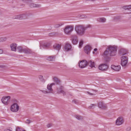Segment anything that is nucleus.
<instances>
[{"label":"nucleus","instance_id":"24","mask_svg":"<svg viewBox=\"0 0 131 131\" xmlns=\"http://www.w3.org/2000/svg\"><path fill=\"white\" fill-rule=\"evenodd\" d=\"M97 20L99 22L104 23L106 21V19L104 18H98Z\"/></svg>","mask_w":131,"mask_h":131},{"label":"nucleus","instance_id":"47","mask_svg":"<svg viewBox=\"0 0 131 131\" xmlns=\"http://www.w3.org/2000/svg\"><path fill=\"white\" fill-rule=\"evenodd\" d=\"M97 50V48H95L94 49V51H96Z\"/></svg>","mask_w":131,"mask_h":131},{"label":"nucleus","instance_id":"28","mask_svg":"<svg viewBox=\"0 0 131 131\" xmlns=\"http://www.w3.org/2000/svg\"><path fill=\"white\" fill-rule=\"evenodd\" d=\"M38 78L40 81L44 83L45 82V80L44 79L43 76L41 75H40L39 76Z\"/></svg>","mask_w":131,"mask_h":131},{"label":"nucleus","instance_id":"3","mask_svg":"<svg viewBox=\"0 0 131 131\" xmlns=\"http://www.w3.org/2000/svg\"><path fill=\"white\" fill-rule=\"evenodd\" d=\"M87 28V27H84L82 25H78L76 26L75 30L78 34L82 36L84 34L85 30Z\"/></svg>","mask_w":131,"mask_h":131},{"label":"nucleus","instance_id":"19","mask_svg":"<svg viewBox=\"0 0 131 131\" xmlns=\"http://www.w3.org/2000/svg\"><path fill=\"white\" fill-rule=\"evenodd\" d=\"M17 45L15 43H13L11 44L10 47L11 50L13 51H16V47Z\"/></svg>","mask_w":131,"mask_h":131},{"label":"nucleus","instance_id":"13","mask_svg":"<svg viewBox=\"0 0 131 131\" xmlns=\"http://www.w3.org/2000/svg\"><path fill=\"white\" fill-rule=\"evenodd\" d=\"M123 8L125 10H128V12L127 13L129 14L128 16L129 18H131V6H124L123 7Z\"/></svg>","mask_w":131,"mask_h":131},{"label":"nucleus","instance_id":"15","mask_svg":"<svg viewBox=\"0 0 131 131\" xmlns=\"http://www.w3.org/2000/svg\"><path fill=\"white\" fill-rule=\"evenodd\" d=\"M64 87L63 86H61L60 87L57 89V91L58 93H61L63 94V96L66 95V92L63 90Z\"/></svg>","mask_w":131,"mask_h":131},{"label":"nucleus","instance_id":"14","mask_svg":"<svg viewBox=\"0 0 131 131\" xmlns=\"http://www.w3.org/2000/svg\"><path fill=\"white\" fill-rule=\"evenodd\" d=\"M124 120L123 118L122 117H118L116 120V125H119L123 123Z\"/></svg>","mask_w":131,"mask_h":131},{"label":"nucleus","instance_id":"10","mask_svg":"<svg viewBox=\"0 0 131 131\" xmlns=\"http://www.w3.org/2000/svg\"><path fill=\"white\" fill-rule=\"evenodd\" d=\"M98 107L102 110H106L107 108V105L102 102H100L98 104Z\"/></svg>","mask_w":131,"mask_h":131},{"label":"nucleus","instance_id":"18","mask_svg":"<svg viewBox=\"0 0 131 131\" xmlns=\"http://www.w3.org/2000/svg\"><path fill=\"white\" fill-rule=\"evenodd\" d=\"M71 48V45L69 43H66L64 46V49L66 51L70 50Z\"/></svg>","mask_w":131,"mask_h":131},{"label":"nucleus","instance_id":"34","mask_svg":"<svg viewBox=\"0 0 131 131\" xmlns=\"http://www.w3.org/2000/svg\"><path fill=\"white\" fill-rule=\"evenodd\" d=\"M32 122V120L27 119L25 121V123L27 124H29L30 123Z\"/></svg>","mask_w":131,"mask_h":131},{"label":"nucleus","instance_id":"16","mask_svg":"<svg viewBox=\"0 0 131 131\" xmlns=\"http://www.w3.org/2000/svg\"><path fill=\"white\" fill-rule=\"evenodd\" d=\"M23 52L27 54H31L33 53L31 50L28 48L23 49Z\"/></svg>","mask_w":131,"mask_h":131},{"label":"nucleus","instance_id":"7","mask_svg":"<svg viewBox=\"0 0 131 131\" xmlns=\"http://www.w3.org/2000/svg\"><path fill=\"white\" fill-rule=\"evenodd\" d=\"M19 109V106L17 103H14L11 106L10 110L12 112H17Z\"/></svg>","mask_w":131,"mask_h":131},{"label":"nucleus","instance_id":"40","mask_svg":"<svg viewBox=\"0 0 131 131\" xmlns=\"http://www.w3.org/2000/svg\"><path fill=\"white\" fill-rule=\"evenodd\" d=\"M87 93L91 95H95L94 94L91 93L89 92L88 91L87 92Z\"/></svg>","mask_w":131,"mask_h":131},{"label":"nucleus","instance_id":"35","mask_svg":"<svg viewBox=\"0 0 131 131\" xmlns=\"http://www.w3.org/2000/svg\"><path fill=\"white\" fill-rule=\"evenodd\" d=\"M72 103H74L75 104H78L79 103L78 100H74L72 101Z\"/></svg>","mask_w":131,"mask_h":131},{"label":"nucleus","instance_id":"27","mask_svg":"<svg viewBox=\"0 0 131 131\" xmlns=\"http://www.w3.org/2000/svg\"><path fill=\"white\" fill-rule=\"evenodd\" d=\"M17 51L20 52H22L23 51V49L21 46H18L17 48Z\"/></svg>","mask_w":131,"mask_h":131},{"label":"nucleus","instance_id":"42","mask_svg":"<svg viewBox=\"0 0 131 131\" xmlns=\"http://www.w3.org/2000/svg\"><path fill=\"white\" fill-rule=\"evenodd\" d=\"M5 66L3 65H0V68H4Z\"/></svg>","mask_w":131,"mask_h":131},{"label":"nucleus","instance_id":"37","mask_svg":"<svg viewBox=\"0 0 131 131\" xmlns=\"http://www.w3.org/2000/svg\"><path fill=\"white\" fill-rule=\"evenodd\" d=\"M16 131H25V130H23L21 128H20L19 127L17 128Z\"/></svg>","mask_w":131,"mask_h":131},{"label":"nucleus","instance_id":"29","mask_svg":"<svg viewBox=\"0 0 131 131\" xmlns=\"http://www.w3.org/2000/svg\"><path fill=\"white\" fill-rule=\"evenodd\" d=\"M75 117L78 120H81L83 119V117L80 115H75Z\"/></svg>","mask_w":131,"mask_h":131},{"label":"nucleus","instance_id":"36","mask_svg":"<svg viewBox=\"0 0 131 131\" xmlns=\"http://www.w3.org/2000/svg\"><path fill=\"white\" fill-rule=\"evenodd\" d=\"M41 91L44 93V94H47L48 93H49L50 92V91L48 92L46 91L45 90H41Z\"/></svg>","mask_w":131,"mask_h":131},{"label":"nucleus","instance_id":"45","mask_svg":"<svg viewBox=\"0 0 131 131\" xmlns=\"http://www.w3.org/2000/svg\"><path fill=\"white\" fill-rule=\"evenodd\" d=\"M51 85V86H52L53 85H55V83H52L51 84H50Z\"/></svg>","mask_w":131,"mask_h":131},{"label":"nucleus","instance_id":"49","mask_svg":"<svg viewBox=\"0 0 131 131\" xmlns=\"http://www.w3.org/2000/svg\"><path fill=\"white\" fill-rule=\"evenodd\" d=\"M52 34V33H50L49 34V36H50V35Z\"/></svg>","mask_w":131,"mask_h":131},{"label":"nucleus","instance_id":"17","mask_svg":"<svg viewBox=\"0 0 131 131\" xmlns=\"http://www.w3.org/2000/svg\"><path fill=\"white\" fill-rule=\"evenodd\" d=\"M111 68L116 71H119L121 69V66L119 65L115 66L114 65H112Z\"/></svg>","mask_w":131,"mask_h":131},{"label":"nucleus","instance_id":"8","mask_svg":"<svg viewBox=\"0 0 131 131\" xmlns=\"http://www.w3.org/2000/svg\"><path fill=\"white\" fill-rule=\"evenodd\" d=\"M27 15L26 14H22V15H16L13 17L14 19H27Z\"/></svg>","mask_w":131,"mask_h":131},{"label":"nucleus","instance_id":"43","mask_svg":"<svg viewBox=\"0 0 131 131\" xmlns=\"http://www.w3.org/2000/svg\"><path fill=\"white\" fill-rule=\"evenodd\" d=\"M3 51L2 50L0 49V54L3 53Z\"/></svg>","mask_w":131,"mask_h":131},{"label":"nucleus","instance_id":"26","mask_svg":"<svg viewBox=\"0 0 131 131\" xmlns=\"http://www.w3.org/2000/svg\"><path fill=\"white\" fill-rule=\"evenodd\" d=\"M49 45L47 44H44L43 45H40V49H41L42 48H47L48 47Z\"/></svg>","mask_w":131,"mask_h":131},{"label":"nucleus","instance_id":"33","mask_svg":"<svg viewBox=\"0 0 131 131\" xmlns=\"http://www.w3.org/2000/svg\"><path fill=\"white\" fill-rule=\"evenodd\" d=\"M83 43V41L81 40L80 41L79 43V47L80 48H81V47L82 46V45Z\"/></svg>","mask_w":131,"mask_h":131},{"label":"nucleus","instance_id":"51","mask_svg":"<svg viewBox=\"0 0 131 131\" xmlns=\"http://www.w3.org/2000/svg\"><path fill=\"white\" fill-rule=\"evenodd\" d=\"M130 103H131V101L130 102Z\"/></svg>","mask_w":131,"mask_h":131},{"label":"nucleus","instance_id":"5","mask_svg":"<svg viewBox=\"0 0 131 131\" xmlns=\"http://www.w3.org/2000/svg\"><path fill=\"white\" fill-rule=\"evenodd\" d=\"M10 98L9 96H4L2 99V102L5 105H7L9 103Z\"/></svg>","mask_w":131,"mask_h":131},{"label":"nucleus","instance_id":"11","mask_svg":"<svg viewBox=\"0 0 131 131\" xmlns=\"http://www.w3.org/2000/svg\"><path fill=\"white\" fill-rule=\"evenodd\" d=\"M72 43L74 45H76L78 42L77 37L76 35H72L71 36Z\"/></svg>","mask_w":131,"mask_h":131},{"label":"nucleus","instance_id":"6","mask_svg":"<svg viewBox=\"0 0 131 131\" xmlns=\"http://www.w3.org/2000/svg\"><path fill=\"white\" fill-rule=\"evenodd\" d=\"M73 27L71 26H66L64 29L65 33L67 34H69L73 30Z\"/></svg>","mask_w":131,"mask_h":131},{"label":"nucleus","instance_id":"9","mask_svg":"<svg viewBox=\"0 0 131 131\" xmlns=\"http://www.w3.org/2000/svg\"><path fill=\"white\" fill-rule=\"evenodd\" d=\"M99 70L104 71H106L108 68V66L106 64H103L100 65L99 66Z\"/></svg>","mask_w":131,"mask_h":131},{"label":"nucleus","instance_id":"48","mask_svg":"<svg viewBox=\"0 0 131 131\" xmlns=\"http://www.w3.org/2000/svg\"><path fill=\"white\" fill-rule=\"evenodd\" d=\"M92 90H93V91H95V92H97V90H93V89H92Z\"/></svg>","mask_w":131,"mask_h":131},{"label":"nucleus","instance_id":"25","mask_svg":"<svg viewBox=\"0 0 131 131\" xmlns=\"http://www.w3.org/2000/svg\"><path fill=\"white\" fill-rule=\"evenodd\" d=\"M53 80L54 82L57 83V84H59L60 82V80L57 78L54 77L53 78Z\"/></svg>","mask_w":131,"mask_h":131},{"label":"nucleus","instance_id":"2","mask_svg":"<svg viewBox=\"0 0 131 131\" xmlns=\"http://www.w3.org/2000/svg\"><path fill=\"white\" fill-rule=\"evenodd\" d=\"M79 66L81 68H83L86 67L87 65L92 68L94 67L95 63L94 62L90 60L88 62L86 60H83L79 63Z\"/></svg>","mask_w":131,"mask_h":131},{"label":"nucleus","instance_id":"41","mask_svg":"<svg viewBox=\"0 0 131 131\" xmlns=\"http://www.w3.org/2000/svg\"><path fill=\"white\" fill-rule=\"evenodd\" d=\"M52 126L51 124H49L47 125V127L48 128H49L51 127Z\"/></svg>","mask_w":131,"mask_h":131},{"label":"nucleus","instance_id":"22","mask_svg":"<svg viewBox=\"0 0 131 131\" xmlns=\"http://www.w3.org/2000/svg\"><path fill=\"white\" fill-rule=\"evenodd\" d=\"M54 48L56 50H59L61 48V46L58 44H55L53 46Z\"/></svg>","mask_w":131,"mask_h":131},{"label":"nucleus","instance_id":"31","mask_svg":"<svg viewBox=\"0 0 131 131\" xmlns=\"http://www.w3.org/2000/svg\"><path fill=\"white\" fill-rule=\"evenodd\" d=\"M63 24V23H59L56 24L54 25V27L56 28H58L62 25Z\"/></svg>","mask_w":131,"mask_h":131},{"label":"nucleus","instance_id":"38","mask_svg":"<svg viewBox=\"0 0 131 131\" xmlns=\"http://www.w3.org/2000/svg\"><path fill=\"white\" fill-rule=\"evenodd\" d=\"M95 106H96V105L94 104H91V106H90L89 107V109H91L92 108V107L93 106L95 107Z\"/></svg>","mask_w":131,"mask_h":131},{"label":"nucleus","instance_id":"23","mask_svg":"<svg viewBox=\"0 0 131 131\" xmlns=\"http://www.w3.org/2000/svg\"><path fill=\"white\" fill-rule=\"evenodd\" d=\"M29 6L31 7H39L41 6L40 4H36L34 3H31L29 4Z\"/></svg>","mask_w":131,"mask_h":131},{"label":"nucleus","instance_id":"30","mask_svg":"<svg viewBox=\"0 0 131 131\" xmlns=\"http://www.w3.org/2000/svg\"><path fill=\"white\" fill-rule=\"evenodd\" d=\"M47 89L49 90V91H53V89L52 88V86L51 85L48 84L47 87Z\"/></svg>","mask_w":131,"mask_h":131},{"label":"nucleus","instance_id":"46","mask_svg":"<svg viewBox=\"0 0 131 131\" xmlns=\"http://www.w3.org/2000/svg\"><path fill=\"white\" fill-rule=\"evenodd\" d=\"M4 131H10V130L8 129H5Z\"/></svg>","mask_w":131,"mask_h":131},{"label":"nucleus","instance_id":"20","mask_svg":"<svg viewBox=\"0 0 131 131\" xmlns=\"http://www.w3.org/2000/svg\"><path fill=\"white\" fill-rule=\"evenodd\" d=\"M120 53L122 55H124L128 53V51L125 49H122L120 50Z\"/></svg>","mask_w":131,"mask_h":131},{"label":"nucleus","instance_id":"44","mask_svg":"<svg viewBox=\"0 0 131 131\" xmlns=\"http://www.w3.org/2000/svg\"><path fill=\"white\" fill-rule=\"evenodd\" d=\"M22 0L25 3L27 2L28 1V0Z\"/></svg>","mask_w":131,"mask_h":131},{"label":"nucleus","instance_id":"50","mask_svg":"<svg viewBox=\"0 0 131 131\" xmlns=\"http://www.w3.org/2000/svg\"><path fill=\"white\" fill-rule=\"evenodd\" d=\"M130 83L131 84V80L130 81Z\"/></svg>","mask_w":131,"mask_h":131},{"label":"nucleus","instance_id":"12","mask_svg":"<svg viewBox=\"0 0 131 131\" xmlns=\"http://www.w3.org/2000/svg\"><path fill=\"white\" fill-rule=\"evenodd\" d=\"M91 49V47L89 45H87L85 47L84 51L86 53L89 54L90 53Z\"/></svg>","mask_w":131,"mask_h":131},{"label":"nucleus","instance_id":"39","mask_svg":"<svg viewBox=\"0 0 131 131\" xmlns=\"http://www.w3.org/2000/svg\"><path fill=\"white\" fill-rule=\"evenodd\" d=\"M130 130V126L128 127L126 129V130L127 131H129Z\"/></svg>","mask_w":131,"mask_h":131},{"label":"nucleus","instance_id":"4","mask_svg":"<svg viewBox=\"0 0 131 131\" xmlns=\"http://www.w3.org/2000/svg\"><path fill=\"white\" fill-rule=\"evenodd\" d=\"M121 64L123 67L125 66L127 63L128 59L127 57L125 56H123L121 57Z\"/></svg>","mask_w":131,"mask_h":131},{"label":"nucleus","instance_id":"32","mask_svg":"<svg viewBox=\"0 0 131 131\" xmlns=\"http://www.w3.org/2000/svg\"><path fill=\"white\" fill-rule=\"evenodd\" d=\"M7 38L6 37L0 38V42H4L6 40Z\"/></svg>","mask_w":131,"mask_h":131},{"label":"nucleus","instance_id":"1","mask_svg":"<svg viewBox=\"0 0 131 131\" xmlns=\"http://www.w3.org/2000/svg\"><path fill=\"white\" fill-rule=\"evenodd\" d=\"M117 47L114 46H110L105 51L102 55L103 57L106 59L109 58V56H113L116 54Z\"/></svg>","mask_w":131,"mask_h":131},{"label":"nucleus","instance_id":"21","mask_svg":"<svg viewBox=\"0 0 131 131\" xmlns=\"http://www.w3.org/2000/svg\"><path fill=\"white\" fill-rule=\"evenodd\" d=\"M55 58L54 56H49L47 58V60L49 61H53Z\"/></svg>","mask_w":131,"mask_h":131}]
</instances>
